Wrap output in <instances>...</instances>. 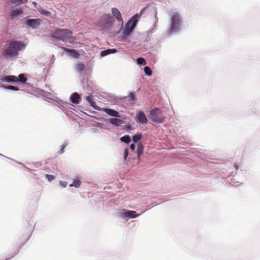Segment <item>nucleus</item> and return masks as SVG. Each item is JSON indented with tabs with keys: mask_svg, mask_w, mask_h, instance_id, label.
<instances>
[{
	"mask_svg": "<svg viewBox=\"0 0 260 260\" xmlns=\"http://www.w3.org/2000/svg\"><path fill=\"white\" fill-rule=\"evenodd\" d=\"M112 13L113 15L116 18L118 21L123 23V20L121 17V14L117 8H113L112 9Z\"/></svg>",
	"mask_w": 260,
	"mask_h": 260,
	"instance_id": "obj_13",
	"label": "nucleus"
},
{
	"mask_svg": "<svg viewBox=\"0 0 260 260\" xmlns=\"http://www.w3.org/2000/svg\"><path fill=\"white\" fill-rule=\"evenodd\" d=\"M120 140L125 143L128 144L131 142V139L129 136L126 135L120 138Z\"/></svg>",
	"mask_w": 260,
	"mask_h": 260,
	"instance_id": "obj_24",
	"label": "nucleus"
},
{
	"mask_svg": "<svg viewBox=\"0 0 260 260\" xmlns=\"http://www.w3.org/2000/svg\"><path fill=\"white\" fill-rule=\"evenodd\" d=\"M23 12L22 8H16L13 9L10 14V17L11 19H13L18 16L21 15Z\"/></svg>",
	"mask_w": 260,
	"mask_h": 260,
	"instance_id": "obj_9",
	"label": "nucleus"
},
{
	"mask_svg": "<svg viewBox=\"0 0 260 260\" xmlns=\"http://www.w3.org/2000/svg\"><path fill=\"white\" fill-rule=\"evenodd\" d=\"M6 88L10 89V90H15V91H18L19 90V88L17 87L11 86V85H9L8 86H7L6 87Z\"/></svg>",
	"mask_w": 260,
	"mask_h": 260,
	"instance_id": "obj_30",
	"label": "nucleus"
},
{
	"mask_svg": "<svg viewBox=\"0 0 260 260\" xmlns=\"http://www.w3.org/2000/svg\"><path fill=\"white\" fill-rule=\"evenodd\" d=\"M142 138V135L138 134L133 136V141L134 143H137Z\"/></svg>",
	"mask_w": 260,
	"mask_h": 260,
	"instance_id": "obj_25",
	"label": "nucleus"
},
{
	"mask_svg": "<svg viewBox=\"0 0 260 260\" xmlns=\"http://www.w3.org/2000/svg\"><path fill=\"white\" fill-rule=\"evenodd\" d=\"M136 120L137 122L141 124H146L148 121L146 115L141 111H139L136 113Z\"/></svg>",
	"mask_w": 260,
	"mask_h": 260,
	"instance_id": "obj_7",
	"label": "nucleus"
},
{
	"mask_svg": "<svg viewBox=\"0 0 260 260\" xmlns=\"http://www.w3.org/2000/svg\"><path fill=\"white\" fill-rule=\"evenodd\" d=\"M109 122L114 125L119 126L121 124L122 120L120 119L113 118L109 119Z\"/></svg>",
	"mask_w": 260,
	"mask_h": 260,
	"instance_id": "obj_17",
	"label": "nucleus"
},
{
	"mask_svg": "<svg viewBox=\"0 0 260 260\" xmlns=\"http://www.w3.org/2000/svg\"><path fill=\"white\" fill-rule=\"evenodd\" d=\"M145 9V8H143L140 14L137 13L133 16L131 20L126 24L124 29V34L125 35H128L134 29L137 24L138 18L141 16Z\"/></svg>",
	"mask_w": 260,
	"mask_h": 260,
	"instance_id": "obj_5",
	"label": "nucleus"
},
{
	"mask_svg": "<svg viewBox=\"0 0 260 260\" xmlns=\"http://www.w3.org/2000/svg\"><path fill=\"white\" fill-rule=\"evenodd\" d=\"M180 25V18L178 13H174L171 16V26L169 29V33L177 31Z\"/></svg>",
	"mask_w": 260,
	"mask_h": 260,
	"instance_id": "obj_6",
	"label": "nucleus"
},
{
	"mask_svg": "<svg viewBox=\"0 0 260 260\" xmlns=\"http://www.w3.org/2000/svg\"><path fill=\"white\" fill-rule=\"evenodd\" d=\"M149 118L153 122L157 123H162L165 120L163 113L158 108L151 110Z\"/></svg>",
	"mask_w": 260,
	"mask_h": 260,
	"instance_id": "obj_4",
	"label": "nucleus"
},
{
	"mask_svg": "<svg viewBox=\"0 0 260 260\" xmlns=\"http://www.w3.org/2000/svg\"><path fill=\"white\" fill-rule=\"evenodd\" d=\"M145 74L147 76H151L152 75V71L151 69L148 67H145L144 69Z\"/></svg>",
	"mask_w": 260,
	"mask_h": 260,
	"instance_id": "obj_27",
	"label": "nucleus"
},
{
	"mask_svg": "<svg viewBox=\"0 0 260 260\" xmlns=\"http://www.w3.org/2000/svg\"><path fill=\"white\" fill-rule=\"evenodd\" d=\"M130 149L133 150V151H134L135 150V145L134 144H131L130 145Z\"/></svg>",
	"mask_w": 260,
	"mask_h": 260,
	"instance_id": "obj_36",
	"label": "nucleus"
},
{
	"mask_svg": "<svg viewBox=\"0 0 260 260\" xmlns=\"http://www.w3.org/2000/svg\"><path fill=\"white\" fill-rule=\"evenodd\" d=\"M78 68L80 70H83L84 68V66L83 64H79L78 65Z\"/></svg>",
	"mask_w": 260,
	"mask_h": 260,
	"instance_id": "obj_35",
	"label": "nucleus"
},
{
	"mask_svg": "<svg viewBox=\"0 0 260 260\" xmlns=\"http://www.w3.org/2000/svg\"><path fill=\"white\" fill-rule=\"evenodd\" d=\"M124 100L126 102L130 104H133L136 100V97L134 93L131 92L126 96L124 97Z\"/></svg>",
	"mask_w": 260,
	"mask_h": 260,
	"instance_id": "obj_11",
	"label": "nucleus"
},
{
	"mask_svg": "<svg viewBox=\"0 0 260 260\" xmlns=\"http://www.w3.org/2000/svg\"><path fill=\"white\" fill-rule=\"evenodd\" d=\"M143 152V145L141 143H139L137 146V157L138 159H140L141 155Z\"/></svg>",
	"mask_w": 260,
	"mask_h": 260,
	"instance_id": "obj_19",
	"label": "nucleus"
},
{
	"mask_svg": "<svg viewBox=\"0 0 260 260\" xmlns=\"http://www.w3.org/2000/svg\"><path fill=\"white\" fill-rule=\"evenodd\" d=\"M32 226H31V228L29 230L28 235H27V237L25 239L26 240H27L29 239V238L31 235V233L32 232Z\"/></svg>",
	"mask_w": 260,
	"mask_h": 260,
	"instance_id": "obj_32",
	"label": "nucleus"
},
{
	"mask_svg": "<svg viewBox=\"0 0 260 260\" xmlns=\"http://www.w3.org/2000/svg\"><path fill=\"white\" fill-rule=\"evenodd\" d=\"M86 100L90 103V102H92V97L90 95H88L86 97Z\"/></svg>",
	"mask_w": 260,
	"mask_h": 260,
	"instance_id": "obj_34",
	"label": "nucleus"
},
{
	"mask_svg": "<svg viewBox=\"0 0 260 260\" xmlns=\"http://www.w3.org/2000/svg\"><path fill=\"white\" fill-rule=\"evenodd\" d=\"M76 39L75 37L72 35V32L69 30L66 29V41L72 43Z\"/></svg>",
	"mask_w": 260,
	"mask_h": 260,
	"instance_id": "obj_16",
	"label": "nucleus"
},
{
	"mask_svg": "<svg viewBox=\"0 0 260 260\" xmlns=\"http://www.w3.org/2000/svg\"><path fill=\"white\" fill-rule=\"evenodd\" d=\"M79 99L80 96L78 93L75 92L71 96V101L73 103L77 104L79 103Z\"/></svg>",
	"mask_w": 260,
	"mask_h": 260,
	"instance_id": "obj_18",
	"label": "nucleus"
},
{
	"mask_svg": "<svg viewBox=\"0 0 260 260\" xmlns=\"http://www.w3.org/2000/svg\"><path fill=\"white\" fill-rule=\"evenodd\" d=\"M81 185V181L79 180L78 178H76L74 180L73 183L70 184V187L74 186L76 188H78L80 187Z\"/></svg>",
	"mask_w": 260,
	"mask_h": 260,
	"instance_id": "obj_22",
	"label": "nucleus"
},
{
	"mask_svg": "<svg viewBox=\"0 0 260 260\" xmlns=\"http://www.w3.org/2000/svg\"><path fill=\"white\" fill-rule=\"evenodd\" d=\"M12 2L14 4H23L27 2V0H12Z\"/></svg>",
	"mask_w": 260,
	"mask_h": 260,
	"instance_id": "obj_28",
	"label": "nucleus"
},
{
	"mask_svg": "<svg viewBox=\"0 0 260 260\" xmlns=\"http://www.w3.org/2000/svg\"><path fill=\"white\" fill-rule=\"evenodd\" d=\"M41 21V20L39 19H29L26 21V24L35 29L37 28L40 25Z\"/></svg>",
	"mask_w": 260,
	"mask_h": 260,
	"instance_id": "obj_8",
	"label": "nucleus"
},
{
	"mask_svg": "<svg viewBox=\"0 0 260 260\" xmlns=\"http://www.w3.org/2000/svg\"><path fill=\"white\" fill-rule=\"evenodd\" d=\"M137 62L138 64L140 65H145L146 64V60L142 57H139L137 60Z\"/></svg>",
	"mask_w": 260,
	"mask_h": 260,
	"instance_id": "obj_26",
	"label": "nucleus"
},
{
	"mask_svg": "<svg viewBox=\"0 0 260 260\" xmlns=\"http://www.w3.org/2000/svg\"><path fill=\"white\" fill-rule=\"evenodd\" d=\"M235 168H236V169H238V166H237V165L235 166Z\"/></svg>",
	"mask_w": 260,
	"mask_h": 260,
	"instance_id": "obj_38",
	"label": "nucleus"
},
{
	"mask_svg": "<svg viewBox=\"0 0 260 260\" xmlns=\"http://www.w3.org/2000/svg\"><path fill=\"white\" fill-rule=\"evenodd\" d=\"M3 81L7 82H16L17 81V77L13 75L6 76L3 78Z\"/></svg>",
	"mask_w": 260,
	"mask_h": 260,
	"instance_id": "obj_15",
	"label": "nucleus"
},
{
	"mask_svg": "<svg viewBox=\"0 0 260 260\" xmlns=\"http://www.w3.org/2000/svg\"><path fill=\"white\" fill-rule=\"evenodd\" d=\"M27 81V78L24 76V74H20L17 77V82H19L21 83H26Z\"/></svg>",
	"mask_w": 260,
	"mask_h": 260,
	"instance_id": "obj_23",
	"label": "nucleus"
},
{
	"mask_svg": "<svg viewBox=\"0 0 260 260\" xmlns=\"http://www.w3.org/2000/svg\"><path fill=\"white\" fill-rule=\"evenodd\" d=\"M5 260H8V259H6Z\"/></svg>",
	"mask_w": 260,
	"mask_h": 260,
	"instance_id": "obj_39",
	"label": "nucleus"
},
{
	"mask_svg": "<svg viewBox=\"0 0 260 260\" xmlns=\"http://www.w3.org/2000/svg\"><path fill=\"white\" fill-rule=\"evenodd\" d=\"M63 149H64V147L62 146V148H61V149L60 150V151H59L58 153L62 154L63 153Z\"/></svg>",
	"mask_w": 260,
	"mask_h": 260,
	"instance_id": "obj_37",
	"label": "nucleus"
},
{
	"mask_svg": "<svg viewBox=\"0 0 260 260\" xmlns=\"http://www.w3.org/2000/svg\"><path fill=\"white\" fill-rule=\"evenodd\" d=\"M128 154V149L125 148L124 151V160H125L126 159Z\"/></svg>",
	"mask_w": 260,
	"mask_h": 260,
	"instance_id": "obj_33",
	"label": "nucleus"
},
{
	"mask_svg": "<svg viewBox=\"0 0 260 260\" xmlns=\"http://www.w3.org/2000/svg\"><path fill=\"white\" fill-rule=\"evenodd\" d=\"M116 52V50L115 49H107L106 50L102 51L101 53V55L102 56H105L108 54L113 53Z\"/></svg>",
	"mask_w": 260,
	"mask_h": 260,
	"instance_id": "obj_21",
	"label": "nucleus"
},
{
	"mask_svg": "<svg viewBox=\"0 0 260 260\" xmlns=\"http://www.w3.org/2000/svg\"><path fill=\"white\" fill-rule=\"evenodd\" d=\"M66 53H67L69 56L74 58H78L80 55V54L75 50L68 48H66Z\"/></svg>",
	"mask_w": 260,
	"mask_h": 260,
	"instance_id": "obj_14",
	"label": "nucleus"
},
{
	"mask_svg": "<svg viewBox=\"0 0 260 260\" xmlns=\"http://www.w3.org/2000/svg\"><path fill=\"white\" fill-rule=\"evenodd\" d=\"M26 45L22 42L12 41L7 44L3 51V55L6 57H13L18 54V52L25 48Z\"/></svg>",
	"mask_w": 260,
	"mask_h": 260,
	"instance_id": "obj_1",
	"label": "nucleus"
},
{
	"mask_svg": "<svg viewBox=\"0 0 260 260\" xmlns=\"http://www.w3.org/2000/svg\"><path fill=\"white\" fill-rule=\"evenodd\" d=\"M91 106H92L94 109L101 111L102 108H99V107L96 106V103L93 101L90 103Z\"/></svg>",
	"mask_w": 260,
	"mask_h": 260,
	"instance_id": "obj_29",
	"label": "nucleus"
},
{
	"mask_svg": "<svg viewBox=\"0 0 260 260\" xmlns=\"http://www.w3.org/2000/svg\"><path fill=\"white\" fill-rule=\"evenodd\" d=\"M52 41L58 47L64 49L63 45L65 39V30L64 29H57L52 34Z\"/></svg>",
	"mask_w": 260,
	"mask_h": 260,
	"instance_id": "obj_3",
	"label": "nucleus"
},
{
	"mask_svg": "<svg viewBox=\"0 0 260 260\" xmlns=\"http://www.w3.org/2000/svg\"><path fill=\"white\" fill-rule=\"evenodd\" d=\"M38 11L41 14L44 15L45 16L50 17L51 15V13L50 12L42 7H40L38 9Z\"/></svg>",
	"mask_w": 260,
	"mask_h": 260,
	"instance_id": "obj_20",
	"label": "nucleus"
},
{
	"mask_svg": "<svg viewBox=\"0 0 260 260\" xmlns=\"http://www.w3.org/2000/svg\"><path fill=\"white\" fill-rule=\"evenodd\" d=\"M101 111L105 112L109 115L113 116V117H119V114L117 111L116 110L109 109V108H102L101 110Z\"/></svg>",
	"mask_w": 260,
	"mask_h": 260,
	"instance_id": "obj_12",
	"label": "nucleus"
},
{
	"mask_svg": "<svg viewBox=\"0 0 260 260\" xmlns=\"http://www.w3.org/2000/svg\"><path fill=\"white\" fill-rule=\"evenodd\" d=\"M136 211H126L123 210L121 213V216L123 218H135L137 217L138 215L136 214Z\"/></svg>",
	"mask_w": 260,
	"mask_h": 260,
	"instance_id": "obj_10",
	"label": "nucleus"
},
{
	"mask_svg": "<svg viewBox=\"0 0 260 260\" xmlns=\"http://www.w3.org/2000/svg\"><path fill=\"white\" fill-rule=\"evenodd\" d=\"M45 176L49 181H51L54 179V177L51 175L46 174Z\"/></svg>",
	"mask_w": 260,
	"mask_h": 260,
	"instance_id": "obj_31",
	"label": "nucleus"
},
{
	"mask_svg": "<svg viewBox=\"0 0 260 260\" xmlns=\"http://www.w3.org/2000/svg\"><path fill=\"white\" fill-rule=\"evenodd\" d=\"M114 19L110 14L104 15L98 24V30L102 34L111 32Z\"/></svg>",
	"mask_w": 260,
	"mask_h": 260,
	"instance_id": "obj_2",
	"label": "nucleus"
}]
</instances>
